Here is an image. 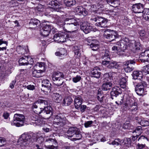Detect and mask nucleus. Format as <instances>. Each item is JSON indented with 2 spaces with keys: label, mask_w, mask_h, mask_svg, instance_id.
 <instances>
[{
  "label": "nucleus",
  "mask_w": 149,
  "mask_h": 149,
  "mask_svg": "<svg viewBox=\"0 0 149 149\" xmlns=\"http://www.w3.org/2000/svg\"><path fill=\"white\" fill-rule=\"evenodd\" d=\"M49 102L48 100L38 99L33 104L34 111L37 114H40L45 118L54 119L53 123L56 127L61 128L65 125L68 120L64 114L58 113L54 115L52 112V108L49 105L45 107Z\"/></svg>",
  "instance_id": "nucleus-1"
},
{
  "label": "nucleus",
  "mask_w": 149,
  "mask_h": 149,
  "mask_svg": "<svg viewBox=\"0 0 149 149\" xmlns=\"http://www.w3.org/2000/svg\"><path fill=\"white\" fill-rule=\"evenodd\" d=\"M130 46H132V50L135 53L140 54L139 58L141 62H144L149 61V49L145 50L144 52L141 53V47L140 44L138 42H136L134 40L130 44Z\"/></svg>",
  "instance_id": "nucleus-2"
},
{
  "label": "nucleus",
  "mask_w": 149,
  "mask_h": 149,
  "mask_svg": "<svg viewBox=\"0 0 149 149\" xmlns=\"http://www.w3.org/2000/svg\"><path fill=\"white\" fill-rule=\"evenodd\" d=\"M37 135L32 132L22 134V137L19 138V140L20 145L22 147H26L28 146L30 143L36 141Z\"/></svg>",
  "instance_id": "nucleus-3"
},
{
  "label": "nucleus",
  "mask_w": 149,
  "mask_h": 149,
  "mask_svg": "<svg viewBox=\"0 0 149 149\" xmlns=\"http://www.w3.org/2000/svg\"><path fill=\"white\" fill-rule=\"evenodd\" d=\"M67 134L68 139L72 141L79 140L82 137L80 130L76 127L69 128Z\"/></svg>",
  "instance_id": "nucleus-4"
},
{
  "label": "nucleus",
  "mask_w": 149,
  "mask_h": 149,
  "mask_svg": "<svg viewBox=\"0 0 149 149\" xmlns=\"http://www.w3.org/2000/svg\"><path fill=\"white\" fill-rule=\"evenodd\" d=\"M25 117L20 114H15L14 116L13 120L11 122V125L19 127L22 126L24 124Z\"/></svg>",
  "instance_id": "nucleus-5"
},
{
  "label": "nucleus",
  "mask_w": 149,
  "mask_h": 149,
  "mask_svg": "<svg viewBox=\"0 0 149 149\" xmlns=\"http://www.w3.org/2000/svg\"><path fill=\"white\" fill-rule=\"evenodd\" d=\"M103 36L104 38L107 39L108 41L111 42L118 38V35L116 31L107 29L104 31Z\"/></svg>",
  "instance_id": "nucleus-6"
},
{
  "label": "nucleus",
  "mask_w": 149,
  "mask_h": 149,
  "mask_svg": "<svg viewBox=\"0 0 149 149\" xmlns=\"http://www.w3.org/2000/svg\"><path fill=\"white\" fill-rule=\"evenodd\" d=\"M42 86L43 91L45 92V94H48L51 91L52 85L49 81L47 79H43L42 82Z\"/></svg>",
  "instance_id": "nucleus-7"
},
{
  "label": "nucleus",
  "mask_w": 149,
  "mask_h": 149,
  "mask_svg": "<svg viewBox=\"0 0 149 149\" xmlns=\"http://www.w3.org/2000/svg\"><path fill=\"white\" fill-rule=\"evenodd\" d=\"M66 35L64 33H59L55 34L53 37L54 41L58 43H62L66 41Z\"/></svg>",
  "instance_id": "nucleus-8"
},
{
  "label": "nucleus",
  "mask_w": 149,
  "mask_h": 149,
  "mask_svg": "<svg viewBox=\"0 0 149 149\" xmlns=\"http://www.w3.org/2000/svg\"><path fill=\"white\" fill-rule=\"evenodd\" d=\"M80 28L86 34L90 33L92 30V26L86 22H80Z\"/></svg>",
  "instance_id": "nucleus-9"
},
{
  "label": "nucleus",
  "mask_w": 149,
  "mask_h": 149,
  "mask_svg": "<svg viewBox=\"0 0 149 149\" xmlns=\"http://www.w3.org/2000/svg\"><path fill=\"white\" fill-rule=\"evenodd\" d=\"M147 86V84L145 81L139 83L136 85L135 90L136 93L139 95H141L144 93V87Z\"/></svg>",
  "instance_id": "nucleus-10"
},
{
  "label": "nucleus",
  "mask_w": 149,
  "mask_h": 149,
  "mask_svg": "<svg viewBox=\"0 0 149 149\" xmlns=\"http://www.w3.org/2000/svg\"><path fill=\"white\" fill-rule=\"evenodd\" d=\"M44 118L38 115H33L31 117L32 123H34L36 125L42 126L43 124Z\"/></svg>",
  "instance_id": "nucleus-11"
},
{
  "label": "nucleus",
  "mask_w": 149,
  "mask_h": 149,
  "mask_svg": "<svg viewBox=\"0 0 149 149\" xmlns=\"http://www.w3.org/2000/svg\"><path fill=\"white\" fill-rule=\"evenodd\" d=\"M59 0H49L50 1L49 2L48 4L52 6L50 8L52 10L56 11H58L59 10V6H60V3Z\"/></svg>",
  "instance_id": "nucleus-12"
},
{
  "label": "nucleus",
  "mask_w": 149,
  "mask_h": 149,
  "mask_svg": "<svg viewBox=\"0 0 149 149\" xmlns=\"http://www.w3.org/2000/svg\"><path fill=\"white\" fill-rule=\"evenodd\" d=\"M121 93L122 91L121 89L117 86H115L112 88L111 92V97L112 99H113L114 98L116 97Z\"/></svg>",
  "instance_id": "nucleus-13"
},
{
  "label": "nucleus",
  "mask_w": 149,
  "mask_h": 149,
  "mask_svg": "<svg viewBox=\"0 0 149 149\" xmlns=\"http://www.w3.org/2000/svg\"><path fill=\"white\" fill-rule=\"evenodd\" d=\"M143 5L140 3H136L132 6L133 10L135 13H143Z\"/></svg>",
  "instance_id": "nucleus-14"
},
{
  "label": "nucleus",
  "mask_w": 149,
  "mask_h": 149,
  "mask_svg": "<svg viewBox=\"0 0 149 149\" xmlns=\"http://www.w3.org/2000/svg\"><path fill=\"white\" fill-rule=\"evenodd\" d=\"M108 21L107 19L99 17L97 21V23H96L95 25L96 26H100L102 28L106 27V24Z\"/></svg>",
  "instance_id": "nucleus-15"
},
{
  "label": "nucleus",
  "mask_w": 149,
  "mask_h": 149,
  "mask_svg": "<svg viewBox=\"0 0 149 149\" xmlns=\"http://www.w3.org/2000/svg\"><path fill=\"white\" fill-rule=\"evenodd\" d=\"M80 22H77V23L74 24H72L71 23L70 24H63L64 23L63 22L60 24L59 23H58V24L61 26H62L63 27V26H64V27H65L68 28L70 30H71L72 32H73L76 30L75 29H77V25L80 24Z\"/></svg>",
  "instance_id": "nucleus-16"
},
{
  "label": "nucleus",
  "mask_w": 149,
  "mask_h": 149,
  "mask_svg": "<svg viewBox=\"0 0 149 149\" xmlns=\"http://www.w3.org/2000/svg\"><path fill=\"white\" fill-rule=\"evenodd\" d=\"M116 45H118V49L124 52L127 49V43L124 40L120 41L116 43Z\"/></svg>",
  "instance_id": "nucleus-17"
},
{
  "label": "nucleus",
  "mask_w": 149,
  "mask_h": 149,
  "mask_svg": "<svg viewBox=\"0 0 149 149\" xmlns=\"http://www.w3.org/2000/svg\"><path fill=\"white\" fill-rule=\"evenodd\" d=\"M113 85L112 82L104 81L102 85V89L104 91H109L112 88Z\"/></svg>",
  "instance_id": "nucleus-18"
},
{
  "label": "nucleus",
  "mask_w": 149,
  "mask_h": 149,
  "mask_svg": "<svg viewBox=\"0 0 149 149\" xmlns=\"http://www.w3.org/2000/svg\"><path fill=\"white\" fill-rule=\"evenodd\" d=\"M75 10L76 12L80 15H82L85 16L88 14L87 11L84 8L81 6L77 7L75 8Z\"/></svg>",
  "instance_id": "nucleus-19"
},
{
  "label": "nucleus",
  "mask_w": 149,
  "mask_h": 149,
  "mask_svg": "<svg viewBox=\"0 0 149 149\" xmlns=\"http://www.w3.org/2000/svg\"><path fill=\"white\" fill-rule=\"evenodd\" d=\"M82 103V99L81 96H76L74 99V106L75 108L79 109H80L81 105Z\"/></svg>",
  "instance_id": "nucleus-20"
},
{
  "label": "nucleus",
  "mask_w": 149,
  "mask_h": 149,
  "mask_svg": "<svg viewBox=\"0 0 149 149\" xmlns=\"http://www.w3.org/2000/svg\"><path fill=\"white\" fill-rule=\"evenodd\" d=\"M91 74L93 77L97 78H99L101 74L100 70L97 67H95L93 69L91 72Z\"/></svg>",
  "instance_id": "nucleus-21"
},
{
  "label": "nucleus",
  "mask_w": 149,
  "mask_h": 149,
  "mask_svg": "<svg viewBox=\"0 0 149 149\" xmlns=\"http://www.w3.org/2000/svg\"><path fill=\"white\" fill-rule=\"evenodd\" d=\"M99 42L96 40L93 39L91 45V48L93 51H96L99 48Z\"/></svg>",
  "instance_id": "nucleus-22"
},
{
  "label": "nucleus",
  "mask_w": 149,
  "mask_h": 149,
  "mask_svg": "<svg viewBox=\"0 0 149 149\" xmlns=\"http://www.w3.org/2000/svg\"><path fill=\"white\" fill-rule=\"evenodd\" d=\"M107 68L109 69L118 68L119 67V64H118L117 62L111 60L110 61L109 64L107 66Z\"/></svg>",
  "instance_id": "nucleus-23"
},
{
  "label": "nucleus",
  "mask_w": 149,
  "mask_h": 149,
  "mask_svg": "<svg viewBox=\"0 0 149 149\" xmlns=\"http://www.w3.org/2000/svg\"><path fill=\"white\" fill-rule=\"evenodd\" d=\"M40 23L39 20L36 19H31L29 23V25L31 28H34L37 27Z\"/></svg>",
  "instance_id": "nucleus-24"
},
{
  "label": "nucleus",
  "mask_w": 149,
  "mask_h": 149,
  "mask_svg": "<svg viewBox=\"0 0 149 149\" xmlns=\"http://www.w3.org/2000/svg\"><path fill=\"white\" fill-rule=\"evenodd\" d=\"M125 140L124 139H120L118 138L115 139V140L113 141L111 143H109L110 145H116V146L120 145L122 146V144L124 142Z\"/></svg>",
  "instance_id": "nucleus-25"
},
{
  "label": "nucleus",
  "mask_w": 149,
  "mask_h": 149,
  "mask_svg": "<svg viewBox=\"0 0 149 149\" xmlns=\"http://www.w3.org/2000/svg\"><path fill=\"white\" fill-rule=\"evenodd\" d=\"M132 76L134 79H140L142 76V72L141 71H134L133 72Z\"/></svg>",
  "instance_id": "nucleus-26"
},
{
  "label": "nucleus",
  "mask_w": 149,
  "mask_h": 149,
  "mask_svg": "<svg viewBox=\"0 0 149 149\" xmlns=\"http://www.w3.org/2000/svg\"><path fill=\"white\" fill-rule=\"evenodd\" d=\"M52 96L53 100L57 102H59L62 99L61 95L57 93H53Z\"/></svg>",
  "instance_id": "nucleus-27"
},
{
  "label": "nucleus",
  "mask_w": 149,
  "mask_h": 149,
  "mask_svg": "<svg viewBox=\"0 0 149 149\" xmlns=\"http://www.w3.org/2000/svg\"><path fill=\"white\" fill-rule=\"evenodd\" d=\"M73 100L72 98L70 97H66L63 100V106H68L72 103Z\"/></svg>",
  "instance_id": "nucleus-28"
},
{
  "label": "nucleus",
  "mask_w": 149,
  "mask_h": 149,
  "mask_svg": "<svg viewBox=\"0 0 149 149\" xmlns=\"http://www.w3.org/2000/svg\"><path fill=\"white\" fill-rule=\"evenodd\" d=\"M52 78L54 79H63L64 77V75L62 72H54L52 76Z\"/></svg>",
  "instance_id": "nucleus-29"
},
{
  "label": "nucleus",
  "mask_w": 149,
  "mask_h": 149,
  "mask_svg": "<svg viewBox=\"0 0 149 149\" xmlns=\"http://www.w3.org/2000/svg\"><path fill=\"white\" fill-rule=\"evenodd\" d=\"M107 2L109 5L113 7H116L119 5V0H106Z\"/></svg>",
  "instance_id": "nucleus-30"
},
{
  "label": "nucleus",
  "mask_w": 149,
  "mask_h": 149,
  "mask_svg": "<svg viewBox=\"0 0 149 149\" xmlns=\"http://www.w3.org/2000/svg\"><path fill=\"white\" fill-rule=\"evenodd\" d=\"M127 80L125 77H121L120 80L119 85L123 88H126L127 86Z\"/></svg>",
  "instance_id": "nucleus-31"
},
{
  "label": "nucleus",
  "mask_w": 149,
  "mask_h": 149,
  "mask_svg": "<svg viewBox=\"0 0 149 149\" xmlns=\"http://www.w3.org/2000/svg\"><path fill=\"white\" fill-rule=\"evenodd\" d=\"M65 5L67 6L71 7L76 3L75 0H64Z\"/></svg>",
  "instance_id": "nucleus-32"
},
{
  "label": "nucleus",
  "mask_w": 149,
  "mask_h": 149,
  "mask_svg": "<svg viewBox=\"0 0 149 149\" xmlns=\"http://www.w3.org/2000/svg\"><path fill=\"white\" fill-rule=\"evenodd\" d=\"M42 70H34L32 72V75L33 77H39L41 76V74L43 72Z\"/></svg>",
  "instance_id": "nucleus-33"
},
{
  "label": "nucleus",
  "mask_w": 149,
  "mask_h": 149,
  "mask_svg": "<svg viewBox=\"0 0 149 149\" xmlns=\"http://www.w3.org/2000/svg\"><path fill=\"white\" fill-rule=\"evenodd\" d=\"M136 63L135 61L134 60H127L125 62V64L128 65L130 67L133 68V69L134 68L135 65Z\"/></svg>",
  "instance_id": "nucleus-34"
},
{
  "label": "nucleus",
  "mask_w": 149,
  "mask_h": 149,
  "mask_svg": "<svg viewBox=\"0 0 149 149\" xmlns=\"http://www.w3.org/2000/svg\"><path fill=\"white\" fill-rule=\"evenodd\" d=\"M18 62L20 65H28L26 56L22 57L19 60Z\"/></svg>",
  "instance_id": "nucleus-35"
},
{
  "label": "nucleus",
  "mask_w": 149,
  "mask_h": 149,
  "mask_svg": "<svg viewBox=\"0 0 149 149\" xmlns=\"http://www.w3.org/2000/svg\"><path fill=\"white\" fill-rule=\"evenodd\" d=\"M142 14V16L145 20H149V9H144Z\"/></svg>",
  "instance_id": "nucleus-36"
},
{
  "label": "nucleus",
  "mask_w": 149,
  "mask_h": 149,
  "mask_svg": "<svg viewBox=\"0 0 149 149\" xmlns=\"http://www.w3.org/2000/svg\"><path fill=\"white\" fill-rule=\"evenodd\" d=\"M136 102H134L130 106L129 109L130 111L135 112L138 109V107L137 105Z\"/></svg>",
  "instance_id": "nucleus-37"
},
{
  "label": "nucleus",
  "mask_w": 149,
  "mask_h": 149,
  "mask_svg": "<svg viewBox=\"0 0 149 149\" xmlns=\"http://www.w3.org/2000/svg\"><path fill=\"white\" fill-rule=\"evenodd\" d=\"M54 84L58 86L61 85L63 82V79H52Z\"/></svg>",
  "instance_id": "nucleus-38"
},
{
  "label": "nucleus",
  "mask_w": 149,
  "mask_h": 149,
  "mask_svg": "<svg viewBox=\"0 0 149 149\" xmlns=\"http://www.w3.org/2000/svg\"><path fill=\"white\" fill-rule=\"evenodd\" d=\"M16 49L17 51L19 54H24L26 52L25 48L20 45L17 46L16 48Z\"/></svg>",
  "instance_id": "nucleus-39"
},
{
  "label": "nucleus",
  "mask_w": 149,
  "mask_h": 149,
  "mask_svg": "<svg viewBox=\"0 0 149 149\" xmlns=\"http://www.w3.org/2000/svg\"><path fill=\"white\" fill-rule=\"evenodd\" d=\"M136 149H148V147L145 144H142L141 143H138L136 145Z\"/></svg>",
  "instance_id": "nucleus-40"
},
{
  "label": "nucleus",
  "mask_w": 149,
  "mask_h": 149,
  "mask_svg": "<svg viewBox=\"0 0 149 149\" xmlns=\"http://www.w3.org/2000/svg\"><path fill=\"white\" fill-rule=\"evenodd\" d=\"M65 22H66L65 23V24H70L71 23L73 24L77 22H76V21L75 20L72 18H66L65 20Z\"/></svg>",
  "instance_id": "nucleus-41"
},
{
  "label": "nucleus",
  "mask_w": 149,
  "mask_h": 149,
  "mask_svg": "<svg viewBox=\"0 0 149 149\" xmlns=\"http://www.w3.org/2000/svg\"><path fill=\"white\" fill-rule=\"evenodd\" d=\"M50 32L47 31L45 29L42 28H40V33L41 35L45 37H46L48 36Z\"/></svg>",
  "instance_id": "nucleus-42"
},
{
  "label": "nucleus",
  "mask_w": 149,
  "mask_h": 149,
  "mask_svg": "<svg viewBox=\"0 0 149 149\" xmlns=\"http://www.w3.org/2000/svg\"><path fill=\"white\" fill-rule=\"evenodd\" d=\"M124 70L125 72H130L133 71L134 69L133 68H132V67H130L128 66V65H125L124 64Z\"/></svg>",
  "instance_id": "nucleus-43"
},
{
  "label": "nucleus",
  "mask_w": 149,
  "mask_h": 149,
  "mask_svg": "<svg viewBox=\"0 0 149 149\" xmlns=\"http://www.w3.org/2000/svg\"><path fill=\"white\" fill-rule=\"evenodd\" d=\"M140 124L142 126L146 127L149 125V121L144 120H141L140 122Z\"/></svg>",
  "instance_id": "nucleus-44"
},
{
  "label": "nucleus",
  "mask_w": 149,
  "mask_h": 149,
  "mask_svg": "<svg viewBox=\"0 0 149 149\" xmlns=\"http://www.w3.org/2000/svg\"><path fill=\"white\" fill-rule=\"evenodd\" d=\"M42 28L47 31L50 32L51 30V26L49 24H47L45 23H44L43 24V26L41 27Z\"/></svg>",
  "instance_id": "nucleus-45"
},
{
  "label": "nucleus",
  "mask_w": 149,
  "mask_h": 149,
  "mask_svg": "<svg viewBox=\"0 0 149 149\" xmlns=\"http://www.w3.org/2000/svg\"><path fill=\"white\" fill-rule=\"evenodd\" d=\"M138 33L140 36L142 38H146V33L145 30L143 29L139 30Z\"/></svg>",
  "instance_id": "nucleus-46"
},
{
  "label": "nucleus",
  "mask_w": 149,
  "mask_h": 149,
  "mask_svg": "<svg viewBox=\"0 0 149 149\" xmlns=\"http://www.w3.org/2000/svg\"><path fill=\"white\" fill-rule=\"evenodd\" d=\"M104 96L103 95L101 94V92L99 91H98L97 98L99 101L101 102L103 100Z\"/></svg>",
  "instance_id": "nucleus-47"
},
{
  "label": "nucleus",
  "mask_w": 149,
  "mask_h": 149,
  "mask_svg": "<svg viewBox=\"0 0 149 149\" xmlns=\"http://www.w3.org/2000/svg\"><path fill=\"white\" fill-rule=\"evenodd\" d=\"M148 139L145 136L143 135L141 136L138 139V141L139 142V143H141L146 140L148 141Z\"/></svg>",
  "instance_id": "nucleus-48"
},
{
  "label": "nucleus",
  "mask_w": 149,
  "mask_h": 149,
  "mask_svg": "<svg viewBox=\"0 0 149 149\" xmlns=\"http://www.w3.org/2000/svg\"><path fill=\"white\" fill-rule=\"evenodd\" d=\"M59 53L63 57L65 56L66 54V50L64 48H61L60 51L57 52L56 54Z\"/></svg>",
  "instance_id": "nucleus-49"
},
{
  "label": "nucleus",
  "mask_w": 149,
  "mask_h": 149,
  "mask_svg": "<svg viewBox=\"0 0 149 149\" xmlns=\"http://www.w3.org/2000/svg\"><path fill=\"white\" fill-rule=\"evenodd\" d=\"M109 54V52L108 51H106L102 57L103 59L104 60H110Z\"/></svg>",
  "instance_id": "nucleus-50"
},
{
  "label": "nucleus",
  "mask_w": 149,
  "mask_h": 149,
  "mask_svg": "<svg viewBox=\"0 0 149 149\" xmlns=\"http://www.w3.org/2000/svg\"><path fill=\"white\" fill-rule=\"evenodd\" d=\"M81 79V77L79 75H77L76 77L72 78V81L74 83H76L80 81Z\"/></svg>",
  "instance_id": "nucleus-51"
},
{
  "label": "nucleus",
  "mask_w": 149,
  "mask_h": 149,
  "mask_svg": "<svg viewBox=\"0 0 149 149\" xmlns=\"http://www.w3.org/2000/svg\"><path fill=\"white\" fill-rule=\"evenodd\" d=\"M93 123V122L91 120L86 122L84 123L85 127L86 128L91 127Z\"/></svg>",
  "instance_id": "nucleus-52"
},
{
  "label": "nucleus",
  "mask_w": 149,
  "mask_h": 149,
  "mask_svg": "<svg viewBox=\"0 0 149 149\" xmlns=\"http://www.w3.org/2000/svg\"><path fill=\"white\" fill-rule=\"evenodd\" d=\"M142 70L143 71L149 74V64L143 66V68Z\"/></svg>",
  "instance_id": "nucleus-53"
},
{
  "label": "nucleus",
  "mask_w": 149,
  "mask_h": 149,
  "mask_svg": "<svg viewBox=\"0 0 149 149\" xmlns=\"http://www.w3.org/2000/svg\"><path fill=\"white\" fill-rule=\"evenodd\" d=\"M0 143L2 144H0V147H2L6 143V139L4 138L1 137L0 138Z\"/></svg>",
  "instance_id": "nucleus-54"
},
{
  "label": "nucleus",
  "mask_w": 149,
  "mask_h": 149,
  "mask_svg": "<svg viewBox=\"0 0 149 149\" xmlns=\"http://www.w3.org/2000/svg\"><path fill=\"white\" fill-rule=\"evenodd\" d=\"M26 57L28 64H32L33 63V59L31 58V57L27 56Z\"/></svg>",
  "instance_id": "nucleus-55"
},
{
  "label": "nucleus",
  "mask_w": 149,
  "mask_h": 149,
  "mask_svg": "<svg viewBox=\"0 0 149 149\" xmlns=\"http://www.w3.org/2000/svg\"><path fill=\"white\" fill-rule=\"evenodd\" d=\"M110 60H103L102 61V64L103 65L107 66L109 64Z\"/></svg>",
  "instance_id": "nucleus-56"
},
{
  "label": "nucleus",
  "mask_w": 149,
  "mask_h": 149,
  "mask_svg": "<svg viewBox=\"0 0 149 149\" xmlns=\"http://www.w3.org/2000/svg\"><path fill=\"white\" fill-rule=\"evenodd\" d=\"M93 39L91 37H88L87 38V40L88 43V45H89L91 47V45L92 42L93 40Z\"/></svg>",
  "instance_id": "nucleus-57"
},
{
  "label": "nucleus",
  "mask_w": 149,
  "mask_h": 149,
  "mask_svg": "<svg viewBox=\"0 0 149 149\" xmlns=\"http://www.w3.org/2000/svg\"><path fill=\"white\" fill-rule=\"evenodd\" d=\"M27 88L30 90H33L35 89V86L33 85H29L26 86Z\"/></svg>",
  "instance_id": "nucleus-58"
},
{
  "label": "nucleus",
  "mask_w": 149,
  "mask_h": 149,
  "mask_svg": "<svg viewBox=\"0 0 149 149\" xmlns=\"http://www.w3.org/2000/svg\"><path fill=\"white\" fill-rule=\"evenodd\" d=\"M86 108V106L85 105H81L80 108V111L83 112H84Z\"/></svg>",
  "instance_id": "nucleus-59"
},
{
  "label": "nucleus",
  "mask_w": 149,
  "mask_h": 149,
  "mask_svg": "<svg viewBox=\"0 0 149 149\" xmlns=\"http://www.w3.org/2000/svg\"><path fill=\"white\" fill-rule=\"evenodd\" d=\"M9 114L8 113L5 112H4L3 115V116L4 117V118L5 119H7L9 117Z\"/></svg>",
  "instance_id": "nucleus-60"
},
{
  "label": "nucleus",
  "mask_w": 149,
  "mask_h": 149,
  "mask_svg": "<svg viewBox=\"0 0 149 149\" xmlns=\"http://www.w3.org/2000/svg\"><path fill=\"white\" fill-rule=\"evenodd\" d=\"M42 130L43 131L45 132H49L50 130V129L49 128L47 127H44L42 128Z\"/></svg>",
  "instance_id": "nucleus-61"
},
{
  "label": "nucleus",
  "mask_w": 149,
  "mask_h": 149,
  "mask_svg": "<svg viewBox=\"0 0 149 149\" xmlns=\"http://www.w3.org/2000/svg\"><path fill=\"white\" fill-rule=\"evenodd\" d=\"M16 82V80L15 79L14 80H13V81H12L10 86V87L11 88H14V85L15 84Z\"/></svg>",
  "instance_id": "nucleus-62"
},
{
  "label": "nucleus",
  "mask_w": 149,
  "mask_h": 149,
  "mask_svg": "<svg viewBox=\"0 0 149 149\" xmlns=\"http://www.w3.org/2000/svg\"><path fill=\"white\" fill-rule=\"evenodd\" d=\"M130 125V124L128 123L124 124L123 125V127L125 129H129Z\"/></svg>",
  "instance_id": "nucleus-63"
},
{
  "label": "nucleus",
  "mask_w": 149,
  "mask_h": 149,
  "mask_svg": "<svg viewBox=\"0 0 149 149\" xmlns=\"http://www.w3.org/2000/svg\"><path fill=\"white\" fill-rule=\"evenodd\" d=\"M99 17H93L91 18V20L93 22H96V23H97V21Z\"/></svg>",
  "instance_id": "nucleus-64"
}]
</instances>
